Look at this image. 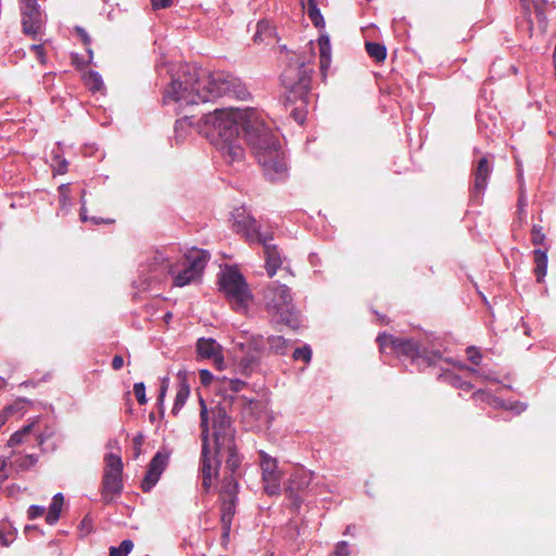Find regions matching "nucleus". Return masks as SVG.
<instances>
[{"label":"nucleus","instance_id":"nucleus-1","mask_svg":"<svg viewBox=\"0 0 556 556\" xmlns=\"http://www.w3.org/2000/svg\"><path fill=\"white\" fill-rule=\"evenodd\" d=\"M185 125L194 126L230 165L240 164L244 160L245 152L239 140V130L242 128L267 179L282 181L288 177V165L278 139L256 110L216 109L195 123L192 117L185 116L176 122V132Z\"/></svg>","mask_w":556,"mask_h":556},{"label":"nucleus","instance_id":"nucleus-2","mask_svg":"<svg viewBox=\"0 0 556 556\" xmlns=\"http://www.w3.org/2000/svg\"><path fill=\"white\" fill-rule=\"evenodd\" d=\"M224 96L244 100L249 91L238 77L229 73H210L192 64H180L163 88L162 102L180 114Z\"/></svg>","mask_w":556,"mask_h":556},{"label":"nucleus","instance_id":"nucleus-3","mask_svg":"<svg viewBox=\"0 0 556 556\" xmlns=\"http://www.w3.org/2000/svg\"><path fill=\"white\" fill-rule=\"evenodd\" d=\"M377 341L382 352L389 349L399 356L409 358L419 367L434 366L443 359L440 349L435 348L429 337L415 340L382 333L378 336Z\"/></svg>","mask_w":556,"mask_h":556},{"label":"nucleus","instance_id":"nucleus-4","mask_svg":"<svg viewBox=\"0 0 556 556\" xmlns=\"http://www.w3.org/2000/svg\"><path fill=\"white\" fill-rule=\"evenodd\" d=\"M312 67L304 62L290 63L281 74V83L288 90L287 102L300 105L291 112L293 118L303 124L306 117V104L309 98Z\"/></svg>","mask_w":556,"mask_h":556},{"label":"nucleus","instance_id":"nucleus-5","mask_svg":"<svg viewBox=\"0 0 556 556\" xmlns=\"http://www.w3.org/2000/svg\"><path fill=\"white\" fill-rule=\"evenodd\" d=\"M242 350L247 349L245 355L239 361V369L242 374L249 375L257 366L262 356L268 353L279 355L287 354L289 350L288 341L281 336H252L245 343L239 344Z\"/></svg>","mask_w":556,"mask_h":556},{"label":"nucleus","instance_id":"nucleus-6","mask_svg":"<svg viewBox=\"0 0 556 556\" xmlns=\"http://www.w3.org/2000/svg\"><path fill=\"white\" fill-rule=\"evenodd\" d=\"M219 290L238 313H247L253 302L252 292L243 277L236 267L223 268L218 277Z\"/></svg>","mask_w":556,"mask_h":556},{"label":"nucleus","instance_id":"nucleus-7","mask_svg":"<svg viewBox=\"0 0 556 556\" xmlns=\"http://www.w3.org/2000/svg\"><path fill=\"white\" fill-rule=\"evenodd\" d=\"M208 260L207 251L195 248L184 256L175 253L168 275L173 278V285L181 288L195 281L202 275Z\"/></svg>","mask_w":556,"mask_h":556},{"label":"nucleus","instance_id":"nucleus-8","mask_svg":"<svg viewBox=\"0 0 556 556\" xmlns=\"http://www.w3.org/2000/svg\"><path fill=\"white\" fill-rule=\"evenodd\" d=\"M264 302L266 309L277 316L280 323L292 328L299 326V319L294 311L293 298L288 286L279 281H273L264 290Z\"/></svg>","mask_w":556,"mask_h":556},{"label":"nucleus","instance_id":"nucleus-9","mask_svg":"<svg viewBox=\"0 0 556 556\" xmlns=\"http://www.w3.org/2000/svg\"><path fill=\"white\" fill-rule=\"evenodd\" d=\"M200 428L202 440L200 470L202 476V486L207 492L210 491L213 481L216 479L218 473L219 460L217 458V454L220 452H216V450L211 447V443L208 442V412L202 399H200Z\"/></svg>","mask_w":556,"mask_h":556},{"label":"nucleus","instance_id":"nucleus-10","mask_svg":"<svg viewBox=\"0 0 556 556\" xmlns=\"http://www.w3.org/2000/svg\"><path fill=\"white\" fill-rule=\"evenodd\" d=\"M208 421L212 419L213 428V450L222 452L230 450L232 452V443L235 442V429L231 419L227 415L226 408L217 405L208 410Z\"/></svg>","mask_w":556,"mask_h":556},{"label":"nucleus","instance_id":"nucleus-11","mask_svg":"<svg viewBox=\"0 0 556 556\" xmlns=\"http://www.w3.org/2000/svg\"><path fill=\"white\" fill-rule=\"evenodd\" d=\"M104 463L101 495L104 503H111L123 490V462L119 455L109 453L104 457Z\"/></svg>","mask_w":556,"mask_h":556},{"label":"nucleus","instance_id":"nucleus-12","mask_svg":"<svg viewBox=\"0 0 556 556\" xmlns=\"http://www.w3.org/2000/svg\"><path fill=\"white\" fill-rule=\"evenodd\" d=\"M175 257V249L155 250L147 253L140 262L139 270L141 274H149L151 278L159 279L169 275V269Z\"/></svg>","mask_w":556,"mask_h":556},{"label":"nucleus","instance_id":"nucleus-13","mask_svg":"<svg viewBox=\"0 0 556 556\" xmlns=\"http://www.w3.org/2000/svg\"><path fill=\"white\" fill-rule=\"evenodd\" d=\"M232 218L235 230L242 233L251 243L260 241L262 237L268 233L260 231L255 218L244 207L236 208Z\"/></svg>","mask_w":556,"mask_h":556},{"label":"nucleus","instance_id":"nucleus-14","mask_svg":"<svg viewBox=\"0 0 556 556\" xmlns=\"http://www.w3.org/2000/svg\"><path fill=\"white\" fill-rule=\"evenodd\" d=\"M314 479V472L303 467L298 468L291 475L286 488L287 496L293 500L296 506L303 501L304 494L308 491Z\"/></svg>","mask_w":556,"mask_h":556},{"label":"nucleus","instance_id":"nucleus-15","mask_svg":"<svg viewBox=\"0 0 556 556\" xmlns=\"http://www.w3.org/2000/svg\"><path fill=\"white\" fill-rule=\"evenodd\" d=\"M260 457L264 489L267 494L277 495L280 492L281 480L277 460L263 451L260 452Z\"/></svg>","mask_w":556,"mask_h":556},{"label":"nucleus","instance_id":"nucleus-16","mask_svg":"<svg viewBox=\"0 0 556 556\" xmlns=\"http://www.w3.org/2000/svg\"><path fill=\"white\" fill-rule=\"evenodd\" d=\"M170 453L166 450L159 451L150 460L147 473L141 482L143 492H149L159 482L163 471L168 465Z\"/></svg>","mask_w":556,"mask_h":556},{"label":"nucleus","instance_id":"nucleus-17","mask_svg":"<svg viewBox=\"0 0 556 556\" xmlns=\"http://www.w3.org/2000/svg\"><path fill=\"white\" fill-rule=\"evenodd\" d=\"M238 484L232 477L226 479L224 484V492L228 494L229 501H224L222 508V526H223V540L226 541L229 538L232 517L235 515V494L237 492Z\"/></svg>","mask_w":556,"mask_h":556},{"label":"nucleus","instance_id":"nucleus-18","mask_svg":"<svg viewBox=\"0 0 556 556\" xmlns=\"http://www.w3.org/2000/svg\"><path fill=\"white\" fill-rule=\"evenodd\" d=\"M273 235L267 233L257 241V243H261L264 248L265 268L269 277L276 275L283 262L279 249L273 243Z\"/></svg>","mask_w":556,"mask_h":556},{"label":"nucleus","instance_id":"nucleus-19","mask_svg":"<svg viewBox=\"0 0 556 556\" xmlns=\"http://www.w3.org/2000/svg\"><path fill=\"white\" fill-rule=\"evenodd\" d=\"M197 351L201 358L211 359L218 368H223L224 357L222 346L211 338H200L197 342Z\"/></svg>","mask_w":556,"mask_h":556},{"label":"nucleus","instance_id":"nucleus-20","mask_svg":"<svg viewBox=\"0 0 556 556\" xmlns=\"http://www.w3.org/2000/svg\"><path fill=\"white\" fill-rule=\"evenodd\" d=\"M21 13L23 31L36 39L40 34L42 26L45 25V16L41 13L40 8L31 9Z\"/></svg>","mask_w":556,"mask_h":556},{"label":"nucleus","instance_id":"nucleus-21","mask_svg":"<svg viewBox=\"0 0 556 556\" xmlns=\"http://www.w3.org/2000/svg\"><path fill=\"white\" fill-rule=\"evenodd\" d=\"M247 386L248 383L241 379H231L226 376H218L216 378V390L224 395L225 401L229 399L230 403L241 400L236 394Z\"/></svg>","mask_w":556,"mask_h":556},{"label":"nucleus","instance_id":"nucleus-22","mask_svg":"<svg viewBox=\"0 0 556 556\" xmlns=\"http://www.w3.org/2000/svg\"><path fill=\"white\" fill-rule=\"evenodd\" d=\"M472 399L479 403V402H485L489 405L495 407V408H505L508 410H514L515 414H520L526 410L527 405L525 403L515 402V403H505L504 401L494 397L492 394L484 390H478L472 393Z\"/></svg>","mask_w":556,"mask_h":556},{"label":"nucleus","instance_id":"nucleus-23","mask_svg":"<svg viewBox=\"0 0 556 556\" xmlns=\"http://www.w3.org/2000/svg\"><path fill=\"white\" fill-rule=\"evenodd\" d=\"M492 172V165L486 156L479 160L475 170L473 195L479 198L482 195L488 186V178Z\"/></svg>","mask_w":556,"mask_h":556},{"label":"nucleus","instance_id":"nucleus-24","mask_svg":"<svg viewBox=\"0 0 556 556\" xmlns=\"http://www.w3.org/2000/svg\"><path fill=\"white\" fill-rule=\"evenodd\" d=\"M39 421L41 419L39 417L33 418L27 425L22 427L20 430L15 431L8 441L9 447H17L23 444H26L33 433L35 432V429L37 428Z\"/></svg>","mask_w":556,"mask_h":556},{"label":"nucleus","instance_id":"nucleus-25","mask_svg":"<svg viewBox=\"0 0 556 556\" xmlns=\"http://www.w3.org/2000/svg\"><path fill=\"white\" fill-rule=\"evenodd\" d=\"M319 47L320 71L325 75L331 63V45L330 38L326 34H321L317 40Z\"/></svg>","mask_w":556,"mask_h":556},{"label":"nucleus","instance_id":"nucleus-26","mask_svg":"<svg viewBox=\"0 0 556 556\" xmlns=\"http://www.w3.org/2000/svg\"><path fill=\"white\" fill-rule=\"evenodd\" d=\"M9 458H11V466L17 470H27L38 462V456L35 454H21L15 451L11 453Z\"/></svg>","mask_w":556,"mask_h":556},{"label":"nucleus","instance_id":"nucleus-27","mask_svg":"<svg viewBox=\"0 0 556 556\" xmlns=\"http://www.w3.org/2000/svg\"><path fill=\"white\" fill-rule=\"evenodd\" d=\"M63 502L64 497L62 493H56L52 497V502L49 506L48 514L46 516V521L48 525L52 526L56 523V521L60 519Z\"/></svg>","mask_w":556,"mask_h":556},{"label":"nucleus","instance_id":"nucleus-28","mask_svg":"<svg viewBox=\"0 0 556 556\" xmlns=\"http://www.w3.org/2000/svg\"><path fill=\"white\" fill-rule=\"evenodd\" d=\"M534 262H535V275L536 280L541 282L547 271V252L546 250L536 249L534 250Z\"/></svg>","mask_w":556,"mask_h":556},{"label":"nucleus","instance_id":"nucleus-29","mask_svg":"<svg viewBox=\"0 0 556 556\" xmlns=\"http://www.w3.org/2000/svg\"><path fill=\"white\" fill-rule=\"evenodd\" d=\"M189 395H190V388H189L188 383L185 380L180 381V383L177 388V391H176L175 402H174V405L172 408V413L174 415H177L179 413V410L182 408V406L187 402Z\"/></svg>","mask_w":556,"mask_h":556},{"label":"nucleus","instance_id":"nucleus-30","mask_svg":"<svg viewBox=\"0 0 556 556\" xmlns=\"http://www.w3.org/2000/svg\"><path fill=\"white\" fill-rule=\"evenodd\" d=\"M16 538V530L12 527V525L2 520L0 522V544L2 546H9Z\"/></svg>","mask_w":556,"mask_h":556},{"label":"nucleus","instance_id":"nucleus-31","mask_svg":"<svg viewBox=\"0 0 556 556\" xmlns=\"http://www.w3.org/2000/svg\"><path fill=\"white\" fill-rule=\"evenodd\" d=\"M84 81L86 86L92 92L101 91L104 88V84L101 75L98 72L89 71L84 74Z\"/></svg>","mask_w":556,"mask_h":556},{"label":"nucleus","instance_id":"nucleus-32","mask_svg":"<svg viewBox=\"0 0 556 556\" xmlns=\"http://www.w3.org/2000/svg\"><path fill=\"white\" fill-rule=\"evenodd\" d=\"M307 15L315 27H317V28L325 27V20H324V16H323L320 10L317 7L316 0H308Z\"/></svg>","mask_w":556,"mask_h":556},{"label":"nucleus","instance_id":"nucleus-33","mask_svg":"<svg viewBox=\"0 0 556 556\" xmlns=\"http://www.w3.org/2000/svg\"><path fill=\"white\" fill-rule=\"evenodd\" d=\"M366 51L370 58L375 59L378 62L383 61L387 56L386 47L378 42H367Z\"/></svg>","mask_w":556,"mask_h":556},{"label":"nucleus","instance_id":"nucleus-34","mask_svg":"<svg viewBox=\"0 0 556 556\" xmlns=\"http://www.w3.org/2000/svg\"><path fill=\"white\" fill-rule=\"evenodd\" d=\"M40 425V422L38 424ZM55 431L53 427L46 426L42 431H39V426L35 429V432L33 433L35 435V439L37 441V445L39 447H43V444L54 435Z\"/></svg>","mask_w":556,"mask_h":556},{"label":"nucleus","instance_id":"nucleus-35","mask_svg":"<svg viewBox=\"0 0 556 556\" xmlns=\"http://www.w3.org/2000/svg\"><path fill=\"white\" fill-rule=\"evenodd\" d=\"M134 548L131 540H124L118 546L110 547V556H128Z\"/></svg>","mask_w":556,"mask_h":556},{"label":"nucleus","instance_id":"nucleus-36","mask_svg":"<svg viewBox=\"0 0 556 556\" xmlns=\"http://www.w3.org/2000/svg\"><path fill=\"white\" fill-rule=\"evenodd\" d=\"M446 379L453 387L459 390L470 391L473 388V386L470 382L465 381L464 379L455 375H446Z\"/></svg>","mask_w":556,"mask_h":556},{"label":"nucleus","instance_id":"nucleus-37","mask_svg":"<svg viewBox=\"0 0 556 556\" xmlns=\"http://www.w3.org/2000/svg\"><path fill=\"white\" fill-rule=\"evenodd\" d=\"M11 458L0 457V484H2L10 477L11 472Z\"/></svg>","mask_w":556,"mask_h":556},{"label":"nucleus","instance_id":"nucleus-38","mask_svg":"<svg viewBox=\"0 0 556 556\" xmlns=\"http://www.w3.org/2000/svg\"><path fill=\"white\" fill-rule=\"evenodd\" d=\"M68 163L65 159H61L59 154H54L52 159V167L56 174H65L67 172Z\"/></svg>","mask_w":556,"mask_h":556},{"label":"nucleus","instance_id":"nucleus-39","mask_svg":"<svg viewBox=\"0 0 556 556\" xmlns=\"http://www.w3.org/2000/svg\"><path fill=\"white\" fill-rule=\"evenodd\" d=\"M523 7H529L532 3L535 8L536 14L540 18H544V7L548 5L547 0H521Z\"/></svg>","mask_w":556,"mask_h":556},{"label":"nucleus","instance_id":"nucleus-40","mask_svg":"<svg viewBox=\"0 0 556 556\" xmlns=\"http://www.w3.org/2000/svg\"><path fill=\"white\" fill-rule=\"evenodd\" d=\"M293 358L296 359V361H304L305 363H308L312 358V350L309 346H303V348H298L294 350L293 352Z\"/></svg>","mask_w":556,"mask_h":556},{"label":"nucleus","instance_id":"nucleus-41","mask_svg":"<svg viewBox=\"0 0 556 556\" xmlns=\"http://www.w3.org/2000/svg\"><path fill=\"white\" fill-rule=\"evenodd\" d=\"M134 393L139 404L143 405L147 403L146 386L143 382H137L134 384Z\"/></svg>","mask_w":556,"mask_h":556},{"label":"nucleus","instance_id":"nucleus-42","mask_svg":"<svg viewBox=\"0 0 556 556\" xmlns=\"http://www.w3.org/2000/svg\"><path fill=\"white\" fill-rule=\"evenodd\" d=\"M59 194H60V202L62 207H65L67 205H71V199H70V186L68 185H61L59 187Z\"/></svg>","mask_w":556,"mask_h":556},{"label":"nucleus","instance_id":"nucleus-43","mask_svg":"<svg viewBox=\"0 0 556 556\" xmlns=\"http://www.w3.org/2000/svg\"><path fill=\"white\" fill-rule=\"evenodd\" d=\"M218 376H214L207 369L200 370V379H201L202 384H204V386L214 384V388L216 389V378Z\"/></svg>","mask_w":556,"mask_h":556},{"label":"nucleus","instance_id":"nucleus-44","mask_svg":"<svg viewBox=\"0 0 556 556\" xmlns=\"http://www.w3.org/2000/svg\"><path fill=\"white\" fill-rule=\"evenodd\" d=\"M545 240V235L542 227L534 225L532 228V243L534 245H542Z\"/></svg>","mask_w":556,"mask_h":556},{"label":"nucleus","instance_id":"nucleus-45","mask_svg":"<svg viewBox=\"0 0 556 556\" xmlns=\"http://www.w3.org/2000/svg\"><path fill=\"white\" fill-rule=\"evenodd\" d=\"M330 556H350L349 544L345 541H340Z\"/></svg>","mask_w":556,"mask_h":556},{"label":"nucleus","instance_id":"nucleus-46","mask_svg":"<svg viewBox=\"0 0 556 556\" xmlns=\"http://www.w3.org/2000/svg\"><path fill=\"white\" fill-rule=\"evenodd\" d=\"M45 507L40 505H30L27 510L28 519H37L45 514Z\"/></svg>","mask_w":556,"mask_h":556},{"label":"nucleus","instance_id":"nucleus-47","mask_svg":"<svg viewBox=\"0 0 556 556\" xmlns=\"http://www.w3.org/2000/svg\"><path fill=\"white\" fill-rule=\"evenodd\" d=\"M228 452V460H227V464L228 466L230 467V469L232 471H235V469L238 467L239 465V458L236 454V447H235V442L232 443V452L230 450H226Z\"/></svg>","mask_w":556,"mask_h":556},{"label":"nucleus","instance_id":"nucleus-48","mask_svg":"<svg viewBox=\"0 0 556 556\" xmlns=\"http://www.w3.org/2000/svg\"><path fill=\"white\" fill-rule=\"evenodd\" d=\"M30 50L35 52L36 58L39 60L41 64L46 63V53L42 45H31Z\"/></svg>","mask_w":556,"mask_h":556},{"label":"nucleus","instance_id":"nucleus-49","mask_svg":"<svg viewBox=\"0 0 556 556\" xmlns=\"http://www.w3.org/2000/svg\"><path fill=\"white\" fill-rule=\"evenodd\" d=\"M467 355L469 361L476 365H478L481 361L480 352L473 346L467 349Z\"/></svg>","mask_w":556,"mask_h":556},{"label":"nucleus","instance_id":"nucleus-50","mask_svg":"<svg viewBox=\"0 0 556 556\" xmlns=\"http://www.w3.org/2000/svg\"><path fill=\"white\" fill-rule=\"evenodd\" d=\"M38 8L39 5L37 0H21V12Z\"/></svg>","mask_w":556,"mask_h":556},{"label":"nucleus","instance_id":"nucleus-51","mask_svg":"<svg viewBox=\"0 0 556 556\" xmlns=\"http://www.w3.org/2000/svg\"><path fill=\"white\" fill-rule=\"evenodd\" d=\"M85 194H86V192H85V190H83L81 199H80V204H81L80 219H81V222H87L89 219V217L87 216Z\"/></svg>","mask_w":556,"mask_h":556},{"label":"nucleus","instance_id":"nucleus-52","mask_svg":"<svg viewBox=\"0 0 556 556\" xmlns=\"http://www.w3.org/2000/svg\"><path fill=\"white\" fill-rule=\"evenodd\" d=\"M153 9H165L172 5L173 0H151Z\"/></svg>","mask_w":556,"mask_h":556},{"label":"nucleus","instance_id":"nucleus-53","mask_svg":"<svg viewBox=\"0 0 556 556\" xmlns=\"http://www.w3.org/2000/svg\"><path fill=\"white\" fill-rule=\"evenodd\" d=\"M478 378H480L482 381H498V379L492 372L482 369H480V375H478Z\"/></svg>","mask_w":556,"mask_h":556},{"label":"nucleus","instance_id":"nucleus-54","mask_svg":"<svg viewBox=\"0 0 556 556\" xmlns=\"http://www.w3.org/2000/svg\"><path fill=\"white\" fill-rule=\"evenodd\" d=\"M445 362H448V363H453L455 366H457L458 368H462V369H465L467 370L469 374L471 375H475L478 377V375H480V369H477V368H473V367H468V366H465V365H462L459 363H454V362H451L448 359H445Z\"/></svg>","mask_w":556,"mask_h":556},{"label":"nucleus","instance_id":"nucleus-55","mask_svg":"<svg viewBox=\"0 0 556 556\" xmlns=\"http://www.w3.org/2000/svg\"><path fill=\"white\" fill-rule=\"evenodd\" d=\"M124 366V358L121 355H115L112 359V367L114 370H119Z\"/></svg>","mask_w":556,"mask_h":556},{"label":"nucleus","instance_id":"nucleus-56","mask_svg":"<svg viewBox=\"0 0 556 556\" xmlns=\"http://www.w3.org/2000/svg\"><path fill=\"white\" fill-rule=\"evenodd\" d=\"M167 388H168V378H164L162 380V384H161V389H160V395H159L160 402H163L165 393L167 391Z\"/></svg>","mask_w":556,"mask_h":556},{"label":"nucleus","instance_id":"nucleus-57","mask_svg":"<svg viewBox=\"0 0 556 556\" xmlns=\"http://www.w3.org/2000/svg\"><path fill=\"white\" fill-rule=\"evenodd\" d=\"M77 33L79 34L81 40L84 41L85 45H90V37L89 35L85 31V29L80 28V27H77Z\"/></svg>","mask_w":556,"mask_h":556},{"label":"nucleus","instance_id":"nucleus-58","mask_svg":"<svg viewBox=\"0 0 556 556\" xmlns=\"http://www.w3.org/2000/svg\"><path fill=\"white\" fill-rule=\"evenodd\" d=\"M11 408H5L0 413V428L7 422Z\"/></svg>","mask_w":556,"mask_h":556},{"label":"nucleus","instance_id":"nucleus-59","mask_svg":"<svg viewBox=\"0 0 556 556\" xmlns=\"http://www.w3.org/2000/svg\"><path fill=\"white\" fill-rule=\"evenodd\" d=\"M320 488H324V485L317 482L313 485V488L309 491L314 492V494H318L321 492L319 491Z\"/></svg>","mask_w":556,"mask_h":556},{"label":"nucleus","instance_id":"nucleus-60","mask_svg":"<svg viewBox=\"0 0 556 556\" xmlns=\"http://www.w3.org/2000/svg\"><path fill=\"white\" fill-rule=\"evenodd\" d=\"M527 205L526 203V199L523 198V195L520 197L519 199V202H518V206H519V210H523V207Z\"/></svg>","mask_w":556,"mask_h":556},{"label":"nucleus","instance_id":"nucleus-61","mask_svg":"<svg viewBox=\"0 0 556 556\" xmlns=\"http://www.w3.org/2000/svg\"><path fill=\"white\" fill-rule=\"evenodd\" d=\"M172 317H173L172 313L167 312V313L164 315V321H165L166 324H168V323H169V320L172 319Z\"/></svg>","mask_w":556,"mask_h":556},{"label":"nucleus","instance_id":"nucleus-62","mask_svg":"<svg viewBox=\"0 0 556 556\" xmlns=\"http://www.w3.org/2000/svg\"><path fill=\"white\" fill-rule=\"evenodd\" d=\"M553 63H554V66H556V43H555V48H554V52H553Z\"/></svg>","mask_w":556,"mask_h":556},{"label":"nucleus","instance_id":"nucleus-63","mask_svg":"<svg viewBox=\"0 0 556 556\" xmlns=\"http://www.w3.org/2000/svg\"><path fill=\"white\" fill-rule=\"evenodd\" d=\"M87 52H88V55H89V61H91L92 58H93V52H92V50L90 48L87 49Z\"/></svg>","mask_w":556,"mask_h":556},{"label":"nucleus","instance_id":"nucleus-64","mask_svg":"<svg viewBox=\"0 0 556 556\" xmlns=\"http://www.w3.org/2000/svg\"><path fill=\"white\" fill-rule=\"evenodd\" d=\"M90 219H91V222H92V223H94V224H99V223H102V222H103V219H99V218H96V217H92V218H90Z\"/></svg>","mask_w":556,"mask_h":556}]
</instances>
